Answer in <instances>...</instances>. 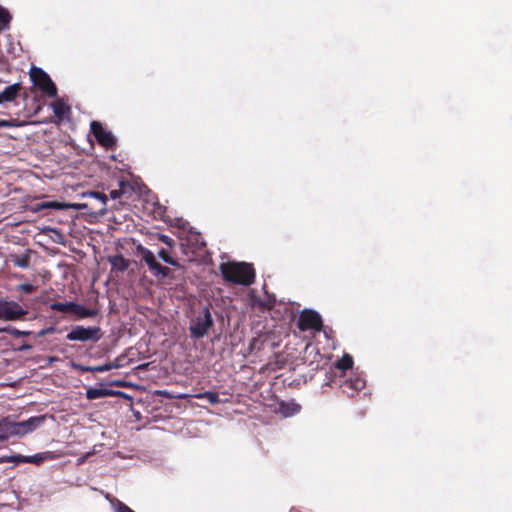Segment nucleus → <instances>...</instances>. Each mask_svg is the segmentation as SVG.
Returning a JSON list of instances; mask_svg holds the SVG:
<instances>
[{
	"instance_id": "393cba45",
	"label": "nucleus",
	"mask_w": 512,
	"mask_h": 512,
	"mask_svg": "<svg viewBox=\"0 0 512 512\" xmlns=\"http://www.w3.org/2000/svg\"><path fill=\"white\" fill-rule=\"evenodd\" d=\"M115 367H117V365L109 363V364H104V365H99V366H93L92 370H93V372H106Z\"/></svg>"
},
{
	"instance_id": "7ed1b4c3",
	"label": "nucleus",
	"mask_w": 512,
	"mask_h": 512,
	"mask_svg": "<svg viewBox=\"0 0 512 512\" xmlns=\"http://www.w3.org/2000/svg\"><path fill=\"white\" fill-rule=\"evenodd\" d=\"M30 79L33 85L48 97L54 98L57 96L56 85L43 69L32 67L30 70Z\"/></svg>"
},
{
	"instance_id": "412c9836",
	"label": "nucleus",
	"mask_w": 512,
	"mask_h": 512,
	"mask_svg": "<svg viewBox=\"0 0 512 512\" xmlns=\"http://www.w3.org/2000/svg\"><path fill=\"white\" fill-rule=\"evenodd\" d=\"M196 398L206 399L210 404H217L220 401L218 393L212 392V391H206L203 393H199L196 395Z\"/></svg>"
},
{
	"instance_id": "f8f14e48",
	"label": "nucleus",
	"mask_w": 512,
	"mask_h": 512,
	"mask_svg": "<svg viewBox=\"0 0 512 512\" xmlns=\"http://www.w3.org/2000/svg\"><path fill=\"white\" fill-rule=\"evenodd\" d=\"M21 89L22 86L19 83L7 86L3 91H0V104L15 100Z\"/></svg>"
},
{
	"instance_id": "6ab92c4d",
	"label": "nucleus",
	"mask_w": 512,
	"mask_h": 512,
	"mask_svg": "<svg viewBox=\"0 0 512 512\" xmlns=\"http://www.w3.org/2000/svg\"><path fill=\"white\" fill-rule=\"evenodd\" d=\"M73 302H54L50 305V309L59 312H72Z\"/></svg>"
},
{
	"instance_id": "b1692460",
	"label": "nucleus",
	"mask_w": 512,
	"mask_h": 512,
	"mask_svg": "<svg viewBox=\"0 0 512 512\" xmlns=\"http://www.w3.org/2000/svg\"><path fill=\"white\" fill-rule=\"evenodd\" d=\"M158 240L167 245L170 248H173L175 246V241L171 237L165 234H158L157 236Z\"/></svg>"
},
{
	"instance_id": "4468645a",
	"label": "nucleus",
	"mask_w": 512,
	"mask_h": 512,
	"mask_svg": "<svg viewBox=\"0 0 512 512\" xmlns=\"http://www.w3.org/2000/svg\"><path fill=\"white\" fill-rule=\"evenodd\" d=\"M79 318H92L98 314L97 309H88L81 304L73 302L72 312Z\"/></svg>"
},
{
	"instance_id": "9b49d317",
	"label": "nucleus",
	"mask_w": 512,
	"mask_h": 512,
	"mask_svg": "<svg viewBox=\"0 0 512 512\" xmlns=\"http://www.w3.org/2000/svg\"><path fill=\"white\" fill-rule=\"evenodd\" d=\"M52 458H53V456H52L51 452L38 453L33 456L17 455V456L13 457L14 461H16V462L32 463V464H36V465H39L40 463L44 462L45 460L52 459Z\"/></svg>"
},
{
	"instance_id": "f03ea898",
	"label": "nucleus",
	"mask_w": 512,
	"mask_h": 512,
	"mask_svg": "<svg viewBox=\"0 0 512 512\" xmlns=\"http://www.w3.org/2000/svg\"><path fill=\"white\" fill-rule=\"evenodd\" d=\"M45 421V416H33L21 422H15L10 417L0 419V442L12 436H24L39 428Z\"/></svg>"
},
{
	"instance_id": "bb28decb",
	"label": "nucleus",
	"mask_w": 512,
	"mask_h": 512,
	"mask_svg": "<svg viewBox=\"0 0 512 512\" xmlns=\"http://www.w3.org/2000/svg\"><path fill=\"white\" fill-rule=\"evenodd\" d=\"M6 331L13 337L28 336L31 334L30 331H21L16 328L7 329Z\"/></svg>"
},
{
	"instance_id": "a878e982",
	"label": "nucleus",
	"mask_w": 512,
	"mask_h": 512,
	"mask_svg": "<svg viewBox=\"0 0 512 512\" xmlns=\"http://www.w3.org/2000/svg\"><path fill=\"white\" fill-rule=\"evenodd\" d=\"M115 511L116 512H135L129 506H127L125 503H123L119 500L116 501Z\"/></svg>"
},
{
	"instance_id": "f257e3e1",
	"label": "nucleus",
	"mask_w": 512,
	"mask_h": 512,
	"mask_svg": "<svg viewBox=\"0 0 512 512\" xmlns=\"http://www.w3.org/2000/svg\"><path fill=\"white\" fill-rule=\"evenodd\" d=\"M220 272L226 282L249 286L255 281V269L246 262H226L220 264Z\"/></svg>"
},
{
	"instance_id": "4be33fe9",
	"label": "nucleus",
	"mask_w": 512,
	"mask_h": 512,
	"mask_svg": "<svg viewBox=\"0 0 512 512\" xmlns=\"http://www.w3.org/2000/svg\"><path fill=\"white\" fill-rule=\"evenodd\" d=\"M10 21L11 15L9 12L4 8H0V31L6 29L9 26Z\"/></svg>"
},
{
	"instance_id": "20e7f679",
	"label": "nucleus",
	"mask_w": 512,
	"mask_h": 512,
	"mask_svg": "<svg viewBox=\"0 0 512 512\" xmlns=\"http://www.w3.org/2000/svg\"><path fill=\"white\" fill-rule=\"evenodd\" d=\"M103 336L102 330L99 326L84 327L82 325L74 326L71 331L66 335L69 341L81 342H97Z\"/></svg>"
},
{
	"instance_id": "423d86ee",
	"label": "nucleus",
	"mask_w": 512,
	"mask_h": 512,
	"mask_svg": "<svg viewBox=\"0 0 512 512\" xmlns=\"http://www.w3.org/2000/svg\"><path fill=\"white\" fill-rule=\"evenodd\" d=\"M137 251L141 256V259L146 263L150 272L156 277L165 278L169 276L171 270L166 266H162L157 260L154 253L148 248L139 245Z\"/></svg>"
},
{
	"instance_id": "dca6fc26",
	"label": "nucleus",
	"mask_w": 512,
	"mask_h": 512,
	"mask_svg": "<svg viewBox=\"0 0 512 512\" xmlns=\"http://www.w3.org/2000/svg\"><path fill=\"white\" fill-rule=\"evenodd\" d=\"M51 108L58 118H62L65 113L69 110V107L64 103L63 100L57 99L51 103Z\"/></svg>"
},
{
	"instance_id": "7c9ffc66",
	"label": "nucleus",
	"mask_w": 512,
	"mask_h": 512,
	"mask_svg": "<svg viewBox=\"0 0 512 512\" xmlns=\"http://www.w3.org/2000/svg\"><path fill=\"white\" fill-rule=\"evenodd\" d=\"M17 120L11 119V120H0V128L2 127H15Z\"/></svg>"
},
{
	"instance_id": "2f4dec72",
	"label": "nucleus",
	"mask_w": 512,
	"mask_h": 512,
	"mask_svg": "<svg viewBox=\"0 0 512 512\" xmlns=\"http://www.w3.org/2000/svg\"><path fill=\"white\" fill-rule=\"evenodd\" d=\"M92 195L99 199L104 205L106 204V201H107V195L104 194V193H101V192H93Z\"/></svg>"
},
{
	"instance_id": "c756f323",
	"label": "nucleus",
	"mask_w": 512,
	"mask_h": 512,
	"mask_svg": "<svg viewBox=\"0 0 512 512\" xmlns=\"http://www.w3.org/2000/svg\"><path fill=\"white\" fill-rule=\"evenodd\" d=\"M92 367L93 366H84L82 364L73 363V368L79 372H93Z\"/></svg>"
},
{
	"instance_id": "c85d7f7f",
	"label": "nucleus",
	"mask_w": 512,
	"mask_h": 512,
	"mask_svg": "<svg viewBox=\"0 0 512 512\" xmlns=\"http://www.w3.org/2000/svg\"><path fill=\"white\" fill-rule=\"evenodd\" d=\"M55 330H56V329H55V327H54V326H49V327H46V328H44V329L40 330L39 332H37L36 336H37L38 338H41V337H44V336H46V335H48V334H52V333H54V332H55Z\"/></svg>"
},
{
	"instance_id": "6e6552de",
	"label": "nucleus",
	"mask_w": 512,
	"mask_h": 512,
	"mask_svg": "<svg viewBox=\"0 0 512 512\" xmlns=\"http://www.w3.org/2000/svg\"><path fill=\"white\" fill-rule=\"evenodd\" d=\"M297 327L300 331L315 330L321 331L323 322L320 314L314 310L305 309L301 312Z\"/></svg>"
},
{
	"instance_id": "2eb2a0df",
	"label": "nucleus",
	"mask_w": 512,
	"mask_h": 512,
	"mask_svg": "<svg viewBox=\"0 0 512 512\" xmlns=\"http://www.w3.org/2000/svg\"><path fill=\"white\" fill-rule=\"evenodd\" d=\"M109 261L112 269H115L119 272H124L129 267V261L121 254L111 257Z\"/></svg>"
},
{
	"instance_id": "9d476101",
	"label": "nucleus",
	"mask_w": 512,
	"mask_h": 512,
	"mask_svg": "<svg viewBox=\"0 0 512 512\" xmlns=\"http://www.w3.org/2000/svg\"><path fill=\"white\" fill-rule=\"evenodd\" d=\"M341 389L344 394L353 397L357 392L365 387V380L361 377L346 379L341 383Z\"/></svg>"
},
{
	"instance_id": "aec40b11",
	"label": "nucleus",
	"mask_w": 512,
	"mask_h": 512,
	"mask_svg": "<svg viewBox=\"0 0 512 512\" xmlns=\"http://www.w3.org/2000/svg\"><path fill=\"white\" fill-rule=\"evenodd\" d=\"M66 208V204L58 202V201H47L40 203L37 207V210L42 209H55V210H62Z\"/></svg>"
},
{
	"instance_id": "473e14b6",
	"label": "nucleus",
	"mask_w": 512,
	"mask_h": 512,
	"mask_svg": "<svg viewBox=\"0 0 512 512\" xmlns=\"http://www.w3.org/2000/svg\"><path fill=\"white\" fill-rule=\"evenodd\" d=\"M17 265L20 266V267H26L28 265V260L27 259L19 260L17 262Z\"/></svg>"
},
{
	"instance_id": "0eeeda50",
	"label": "nucleus",
	"mask_w": 512,
	"mask_h": 512,
	"mask_svg": "<svg viewBox=\"0 0 512 512\" xmlns=\"http://www.w3.org/2000/svg\"><path fill=\"white\" fill-rule=\"evenodd\" d=\"M28 314L19 303L15 301L0 300V320L16 321L23 319Z\"/></svg>"
},
{
	"instance_id": "5701e85b",
	"label": "nucleus",
	"mask_w": 512,
	"mask_h": 512,
	"mask_svg": "<svg viewBox=\"0 0 512 512\" xmlns=\"http://www.w3.org/2000/svg\"><path fill=\"white\" fill-rule=\"evenodd\" d=\"M158 256L167 264L177 266V261L171 257L169 252L165 249H161L158 252Z\"/></svg>"
},
{
	"instance_id": "f3484780",
	"label": "nucleus",
	"mask_w": 512,
	"mask_h": 512,
	"mask_svg": "<svg viewBox=\"0 0 512 512\" xmlns=\"http://www.w3.org/2000/svg\"><path fill=\"white\" fill-rule=\"evenodd\" d=\"M110 394L107 389L89 388L86 391V397L89 400L99 399Z\"/></svg>"
},
{
	"instance_id": "ddd939ff",
	"label": "nucleus",
	"mask_w": 512,
	"mask_h": 512,
	"mask_svg": "<svg viewBox=\"0 0 512 512\" xmlns=\"http://www.w3.org/2000/svg\"><path fill=\"white\" fill-rule=\"evenodd\" d=\"M132 191L133 187L129 181L120 180L118 182V188L110 191V197L114 200L119 199L126 194L131 195Z\"/></svg>"
},
{
	"instance_id": "cd10ccee",
	"label": "nucleus",
	"mask_w": 512,
	"mask_h": 512,
	"mask_svg": "<svg viewBox=\"0 0 512 512\" xmlns=\"http://www.w3.org/2000/svg\"><path fill=\"white\" fill-rule=\"evenodd\" d=\"M35 289H36V287L30 283H23V284L19 285V290L26 294H30V293L34 292Z\"/></svg>"
},
{
	"instance_id": "72a5a7b5",
	"label": "nucleus",
	"mask_w": 512,
	"mask_h": 512,
	"mask_svg": "<svg viewBox=\"0 0 512 512\" xmlns=\"http://www.w3.org/2000/svg\"><path fill=\"white\" fill-rule=\"evenodd\" d=\"M299 410H300V406L295 404L294 412H299Z\"/></svg>"
},
{
	"instance_id": "a211bd4d",
	"label": "nucleus",
	"mask_w": 512,
	"mask_h": 512,
	"mask_svg": "<svg viewBox=\"0 0 512 512\" xmlns=\"http://www.w3.org/2000/svg\"><path fill=\"white\" fill-rule=\"evenodd\" d=\"M353 366V358L349 354H345L336 362V368L341 371L351 369Z\"/></svg>"
},
{
	"instance_id": "39448f33",
	"label": "nucleus",
	"mask_w": 512,
	"mask_h": 512,
	"mask_svg": "<svg viewBox=\"0 0 512 512\" xmlns=\"http://www.w3.org/2000/svg\"><path fill=\"white\" fill-rule=\"evenodd\" d=\"M213 323L211 312L208 307H205L190 325L191 337L195 339L203 338L213 326Z\"/></svg>"
},
{
	"instance_id": "1a4fd4ad",
	"label": "nucleus",
	"mask_w": 512,
	"mask_h": 512,
	"mask_svg": "<svg viewBox=\"0 0 512 512\" xmlns=\"http://www.w3.org/2000/svg\"><path fill=\"white\" fill-rule=\"evenodd\" d=\"M90 131L95 137L99 145L106 149H115L117 140L111 131L106 130L103 125L98 121H92L90 124Z\"/></svg>"
}]
</instances>
